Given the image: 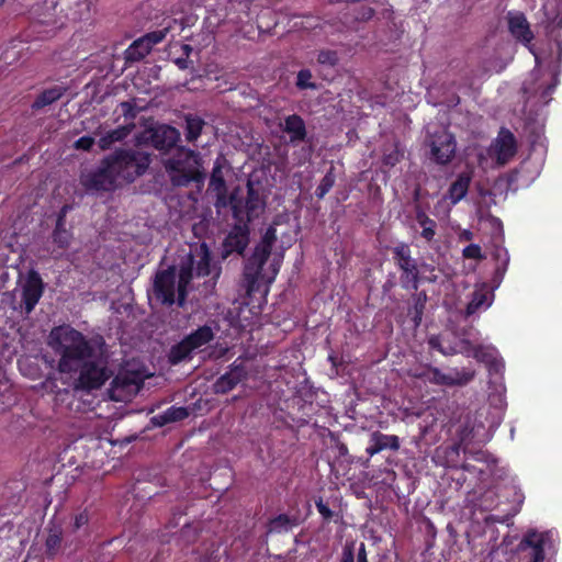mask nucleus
I'll return each instance as SVG.
<instances>
[{"label": "nucleus", "instance_id": "f257e3e1", "mask_svg": "<svg viewBox=\"0 0 562 562\" xmlns=\"http://www.w3.org/2000/svg\"><path fill=\"white\" fill-rule=\"evenodd\" d=\"M151 162L148 153L132 148H119L104 157L95 170L82 173L80 182L87 191L115 190L117 183H131L143 176Z\"/></svg>", "mask_w": 562, "mask_h": 562}, {"label": "nucleus", "instance_id": "f03ea898", "mask_svg": "<svg viewBox=\"0 0 562 562\" xmlns=\"http://www.w3.org/2000/svg\"><path fill=\"white\" fill-rule=\"evenodd\" d=\"M50 345L59 356L60 373H74L98 352L91 340L72 327H56L49 334Z\"/></svg>", "mask_w": 562, "mask_h": 562}, {"label": "nucleus", "instance_id": "7ed1b4c3", "mask_svg": "<svg viewBox=\"0 0 562 562\" xmlns=\"http://www.w3.org/2000/svg\"><path fill=\"white\" fill-rule=\"evenodd\" d=\"M277 241V229L273 225H270L260 243L255 247L251 256L247 259L244 271H243V282L246 289V292L249 296L261 291L262 285L271 284L276 276L278 274L279 269L272 265V270L270 274H265L262 272L263 266L268 261L272 246Z\"/></svg>", "mask_w": 562, "mask_h": 562}, {"label": "nucleus", "instance_id": "20e7f679", "mask_svg": "<svg viewBox=\"0 0 562 562\" xmlns=\"http://www.w3.org/2000/svg\"><path fill=\"white\" fill-rule=\"evenodd\" d=\"M95 344L99 346L98 353L77 369L78 375L74 380L76 391L90 393L100 390L113 374L104 357L103 339L100 338Z\"/></svg>", "mask_w": 562, "mask_h": 562}, {"label": "nucleus", "instance_id": "39448f33", "mask_svg": "<svg viewBox=\"0 0 562 562\" xmlns=\"http://www.w3.org/2000/svg\"><path fill=\"white\" fill-rule=\"evenodd\" d=\"M171 182L177 187H187L191 182L202 184L205 173L201 169V158L191 149L180 148L175 157L165 162Z\"/></svg>", "mask_w": 562, "mask_h": 562}, {"label": "nucleus", "instance_id": "423d86ee", "mask_svg": "<svg viewBox=\"0 0 562 562\" xmlns=\"http://www.w3.org/2000/svg\"><path fill=\"white\" fill-rule=\"evenodd\" d=\"M395 266L401 271L400 282L405 290H417L420 282V272L417 259L412 257V249L406 243H398L392 248Z\"/></svg>", "mask_w": 562, "mask_h": 562}, {"label": "nucleus", "instance_id": "0eeeda50", "mask_svg": "<svg viewBox=\"0 0 562 562\" xmlns=\"http://www.w3.org/2000/svg\"><path fill=\"white\" fill-rule=\"evenodd\" d=\"M429 148L428 158L431 162L439 166L450 164L457 151V142L453 134L446 130H439L429 134L425 140Z\"/></svg>", "mask_w": 562, "mask_h": 562}, {"label": "nucleus", "instance_id": "6e6552de", "mask_svg": "<svg viewBox=\"0 0 562 562\" xmlns=\"http://www.w3.org/2000/svg\"><path fill=\"white\" fill-rule=\"evenodd\" d=\"M144 376L138 371H120L111 381L109 397L114 402H130L143 387Z\"/></svg>", "mask_w": 562, "mask_h": 562}, {"label": "nucleus", "instance_id": "1a4fd4ad", "mask_svg": "<svg viewBox=\"0 0 562 562\" xmlns=\"http://www.w3.org/2000/svg\"><path fill=\"white\" fill-rule=\"evenodd\" d=\"M176 277L175 266H169L167 269L158 270L155 273L153 293L156 300L164 305L171 306L177 303Z\"/></svg>", "mask_w": 562, "mask_h": 562}, {"label": "nucleus", "instance_id": "9d476101", "mask_svg": "<svg viewBox=\"0 0 562 562\" xmlns=\"http://www.w3.org/2000/svg\"><path fill=\"white\" fill-rule=\"evenodd\" d=\"M517 154V140L515 135L505 127H502L497 137L488 148V155L495 159L497 166H505Z\"/></svg>", "mask_w": 562, "mask_h": 562}, {"label": "nucleus", "instance_id": "9b49d317", "mask_svg": "<svg viewBox=\"0 0 562 562\" xmlns=\"http://www.w3.org/2000/svg\"><path fill=\"white\" fill-rule=\"evenodd\" d=\"M548 532L528 530L518 544V551L526 562H543L544 546L548 540Z\"/></svg>", "mask_w": 562, "mask_h": 562}, {"label": "nucleus", "instance_id": "f8f14e48", "mask_svg": "<svg viewBox=\"0 0 562 562\" xmlns=\"http://www.w3.org/2000/svg\"><path fill=\"white\" fill-rule=\"evenodd\" d=\"M248 244L249 227L247 225H234L222 243V259H227L233 254L243 256Z\"/></svg>", "mask_w": 562, "mask_h": 562}, {"label": "nucleus", "instance_id": "ddd939ff", "mask_svg": "<svg viewBox=\"0 0 562 562\" xmlns=\"http://www.w3.org/2000/svg\"><path fill=\"white\" fill-rule=\"evenodd\" d=\"M474 371L471 370H456L453 373L446 374L435 367H428L427 373L420 374L434 384L447 386L465 385L474 379Z\"/></svg>", "mask_w": 562, "mask_h": 562}, {"label": "nucleus", "instance_id": "4468645a", "mask_svg": "<svg viewBox=\"0 0 562 562\" xmlns=\"http://www.w3.org/2000/svg\"><path fill=\"white\" fill-rule=\"evenodd\" d=\"M44 292V283L38 272L31 271L22 288V304L25 314H30L35 308Z\"/></svg>", "mask_w": 562, "mask_h": 562}, {"label": "nucleus", "instance_id": "2eb2a0df", "mask_svg": "<svg viewBox=\"0 0 562 562\" xmlns=\"http://www.w3.org/2000/svg\"><path fill=\"white\" fill-rule=\"evenodd\" d=\"M248 371L243 363L234 361L229 366V370L218 376L213 384L215 394H226L236 387L237 384L247 380Z\"/></svg>", "mask_w": 562, "mask_h": 562}, {"label": "nucleus", "instance_id": "dca6fc26", "mask_svg": "<svg viewBox=\"0 0 562 562\" xmlns=\"http://www.w3.org/2000/svg\"><path fill=\"white\" fill-rule=\"evenodd\" d=\"M194 276V256L189 254L179 266L177 282V304L180 307L184 306L186 304L188 296V285L191 283Z\"/></svg>", "mask_w": 562, "mask_h": 562}, {"label": "nucleus", "instance_id": "f3484780", "mask_svg": "<svg viewBox=\"0 0 562 562\" xmlns=\"http://www.w3.org/2000/svg\"><path fill=\"white\" fill-rule=\"evenodd\" d=\"M508 31L518 42L526 46L531 44L535 38L530 24L522 12H509L507 15Z\"/></svg>", "mask_w": 562, "mask_h": 562}, {"label": "nucleus", "instance_id": "a211bd4d", "mask_svg": "<svg viewBox=\"0 0 562 562\" xmlns=\"http://www.w3.org/2000/svg\"><path fill=\"white\" fill-rule=\"evenodd\" d=\"M179 137L180 133L176 127L164 124L150 130L149 140L157 150L168 151L176 146Z\"/></svg>", "mask_w": 562, "mask_h": 562}, {"label": "nucleus", "instance_id": "6ab92c4d", "mask_svg": "<svg viewBox=\"0 0 562 562\" xmlns=\"http://www.w3.org/2000/svg\"><path fill=\"white\" fill-rule=\"evenodd\" d=\"M401 447L400 437L396 435H386L379 430L371 432L369 438V445L366 448V452L373 457L382 452L383 450L397 451Z\"/></svg>", "mask_w": 562, "mask_h": 562}, {"label": "nucleus", "instance_id": "aec40b11", "mask_svg": "<svg viewBox=\"0 0 562 562\" xmlns=\"http://www.w3.org/2000/svg\"><path fill=\"white\" fill-rule=\"evenodd\" d=\"M473 173L472 171H462L460 172L456 180L451 182L449 189L445 195V199L448 200L452 205L458 204L461 200H463L470 189L472 182Z\"/></svg>", "mask_w": 562, "mask_h": 562}, {"label": "nucleus", "instance_id": "412c9836", "mask_svg": "<svg viewBox=\"0 0 562 562\" xmlns=\"http://www.w3.org/2000/svg\"><path fill=\"white\" fill-rule=\"evenodd\" d=\"M281 130L290 136V143L293 145L304 142L307 136L304 120L295 113L284 117Z\"/></svg>", "mask_w": 562, "mask_h": 562}, {"label": "nucleus", "instance_id": "4be33fe9", "mask_svg": "<svg viewBox=\"0 0 562 562\" xmlns=\"http://www.w3.org/2000/svg\"><path fill=\"white\" fill-rule=\"evenodd\" d=\"M135 128L134 123H126L119 127L106 132L98 140V146L101 150H106L112 147L113 144L124 140Z\"/></svg>", "mask_w": 562, "mask_h": 562}, {"label": "nucleus", "instance_id": "5701e85b", "mask_svg": "<svg viewBox=\"0 0 562 562\" xmlns=\"http://www.w3.org/2000/svg\"><path fill=\"white\" fill-rule=\"evenodd\" d=\"M464 352L471 355L479 362H483L487 366L496 356L497 350L494 347L484 345H473L470 340H461Z\"/></svg>", "mask_w": 562, "mask_h": 562}, {"label": "nucleus", "instance_id": "b1692460", "mask_svg": "<svg viewBox=\"0 0 562 562\" xmlns=\"http://www.w3.org/2000/svg\"><path fill=\"white\" fill-rule=\"evenodd\" d=\"M189 416L186 407L170 406L164 413L155 415L150 418V423L155 427H164L170 423L183 420Z\"/></svg>", "mask_w": 562, "mask_h": 562}, {"label": "nucleus", "instance_id": "393cba45", "mask_svg": "<svg viewBox=\"0 0 562 562\" xmlns=\"http://www.w3.org/2000/svg\"><path fill=\"white\" fill-rule=\"evenodd\" d=\"M150 46L143 37L135 40L124 52L126 66L140 61L150 53Z\"/></svg>", "mask_w": 562, "mask_h": 562}, {"label": "nucleus", "instance_id": "a878e982", "mask_svg": "<svg viewBox=\"0 0 562 562\" xmlns=\"http://www.w3.org/2000/svg\"><path fill=\"white\" fill-rule=\"evenodd\" d=\"M193 351L210 344L214 339V331L209 325L199 326L184 337Z\"/></svg>", "mask_w": 562, "mask_h": 562}, {"label": "nucleus", "instance_id": "bb28decb", "mask_svg": "<svg viewBox=\"0 0 562 562\" xmlns=\"http://www.w3.org/2000/svg\"><path fill=\"white\" fill-rule=\"evenodd\" d=\"M66 90L67 89L61 86H54L52 88L45 89L36 97L32 103V110L38 111L47 105L53 104L65 94Z\"/></svg>", "mask_w": 562, "mask_h": 562}, {"label": "nucleus", "instance_id": "cd10ccee", "mask_svg": "<svg viewBox=\"0 0 562 562\" xmlns=\"http://www.w3.org/2000/svg\"><path fill=\"white\" fill-rule=\"evenodd\" d=\"M299 525V519L295 516L280 514L269 519L267 528L269 533H282L290 531L293 527Z\"/></svg>", "mask_w": 562, "mask_h": 562}, {"label": "nucleus", "instance_id": "c85d7f7f", "mask_svg": "<svg viewBox=\"0 0 562 562\" xmlns=\"http://www.w3.org/2000/svg\"><path fill=\"white\" fill-rule=\"evenodd\" d=\"M229 205L232 209L233 217L236 221L235 225L248 226V224L255 218L245 207L244 200L237 198V195L234 193L229 195Z\"/></svg>", "mask_w": 562, "mask_h": 562}, {"label": "nucleus", "instance_id": "c756f323", "mask_svg": "<svg viewBox=\"0 0 562 562\" xmlns=\"http://www.w3.org/2000/svg\"><path fill=\"white\" fill-rule=\"evenodd\" d=\"M193 350L184 338L173 345L168 352V361L176 366L186 360H191Z\"/></svg>", "mask_w": 562, "mask_h": 562}, {"label": "nucleus", "instance_id": "7c9ffc66", "mask_svg": "<svg viewBox=\"0 0 562 562\" xmlns=\"http://www.w3.org/2000/svg\"><path fill=\"white\" fill-rule=\"evenodd\" d=\"M493 258L497 261L494 271L493 282L498 286L504 279L509 263V254L506 248L497 247L493 252Z\"/></svg>", "mask_w": 562, "mask_h": 562}, {"label": "nucleus", "instance_id": "2f4dec72", "mask_svg": "<svg viewBox=\"0 0 562 562\" xmlns=\"http://www.w3.org/2000/svg\"><path fill=\"white\" fill-rule=\"evenodd\" d=\"M63 542V529L60 526H53L48 530L45 541V553L48 558H54L60 550Z\"/></svg>", "mask_w": 562, "mask_h": 562}, {"label": "nucleus", "instance_id": "473e14b6", "mask_svg": "<svg viewBox=\"0 0 562 562\" xmlns=\"http://www.w3.org/2000/svg\"><path fill=\"white\" fill-rule=\"evenodd\" d=\"M413 305L408 310V315L411 316L415 327H418L422 323L424 311L427 302V294L425 291H422L417 294L413 295Z\"/></svg>", "mask_w": 562, "mask_h": 562}, {"label": "nucleus", "instance_id": "72a5a7b5", "mask_svg": "<svg viewBox=\"0 0 562 562\" xmlns=\"http://www.w3.org/2000/svg\"><path fill=\"white\" fill-rule=\"evenodd\" d=\"M223 168H224V159L218 157L215 160L212 172H211L210 182H209L210 190H212V191L221 190L223 193L225 191V188H227L226 181H225L224 175H223Z\"/></svg>", "mask_w": 562, "mask_h": 562}, {"label": "nucleus", "instance_id": "f704fd0d", "mask_svg": "<svg viewBox=\"0 0 562 562\" xmlns=\"http://www.w3.org/2000/svg\"><path fill=\"white\" fill-rule=\"evenodd\" d=\"M205 122L192 114L186 116V138L188 142H195L202 134Z\"/></svg>", "mask_w": 562, "mask_h": 562}, {"label": "nucleus", "instance_id": "c9c22d12", "mask_svg": "<svg viewBox=\"0 0 562 562\" xmlns=\"http://www.w3.org/2000/svg\"><path fill=\"white\" fill-rule=\"evenodd\" d=\"M488 292L485 289L475 290L472 294V299L467 305V313L469 315L476 313L482 307L490 306Z\"/></svg>", "mask_w": 562, "mask_h": 562}, {"label": "nucleus", "instance_id": "e433bc0d", "mask_svg": "<svg viewBox=\"0 0 562 562\" xmlns=\"http://www.w3.org/2000/svg\"><path fill=\"white\" fill-rule=\"evenodd\" d=\"M211 262H212L211 252H210L207 246L205 244H202L200 259L196 262L194 261L195 276L199 278L210 276L211 274Z\"/></svg>", "mask_w": 562, "mask_h": 562}, {"label": "nucleus", "instance_id": "4c0bfd02", "mask_svg": "<svg viewBox=\"0 0 562 562\" xmlns=\"http://www.w3.org/2000/svg\"><path fill=\"white\" fill-rule=\"evenodd\" d=\"M244 204L248 210V213H250L255 218L258 216L259 210L262 209L259 194L251 186H248L247 196Z\"/></svg>", "mask_w": 562, "mask_h": 562}, {"label": "nucleus", "instance_id": "58836bf2", "mask_svg": "<svg viewBox=\"0 0 562 562\" xmlns=\"http://www.w3.org/2000/svg\"><path fill=\"white\" fill-rule=\"evenodd\" d=\"M336 181V176L334 173V167H330L329 170L325 173L319 184L315 190V195L318 199H323L334 187Z\"/></svg>", "mask_w": 562, "mask_h": 562}, {"label": "nucleus", "instance_id": "ea45409f", "mask_svg": "<svg viewBox=\"0 0 562 562\" xmlns=\"http://www.w3.org/2000/svg\"><path fill=\"white\" fill-rule=\"evenodd\" d=\"M171 31L170 23L162 29L155 30L151 32H148L144 36H142L147 44H149L150 49L154 47V45L161 43L168 35V33Z\"/></svg>", "mask_w": 562, "mask_h": 562}, {"label": "nucleus", "instance_id": "a19ab883", "mask_svg": "<svg viewBox=\"0 0 562 562\" xmlns=\"http://www.w3.org/2000/svg\"><path fill=\"white\" fill-rule=\"evenodd\" d=\"M52 238L54 244H56L59 248L65 249L70 244L71 234L60 224H57L53 232Z\"/></svg>", "mask_w": 562, "mask_h": 562}, {"label": "nucleus", "instance_id": "79ce46f5", "mask_svg": "<svg viewBox=\"0 0 562 562\" xmlns=\"http://www.w3.org/2000/svg\"><path fill=\"white\" fill-rule=\"evenodd\" d=\"M312 72L310 69H301L296 76L295 86L299 90H316L317 85L312 81Z\"/></svg>", "mask_w": 562, "mask_h": 562}, {"label": "nucleus", "instance_id": "37998d69", "mask_svg": "<svg viewBox=\"0 0 562 562\" xmlns=\"http://www.w3.org/2000/svg\"><path fill=\"white\" fill-rule=\"evenodd\" d=\"M317 63L328 67H335L339 63V55L333 49H321L317 53Z\"/></svg>", "mask_w": 562, "mask_h": 562}, {"label": "nucleus", "instance_id": "c03bdc74", "mask_svg": "<svg viewBox=\"0 0 562 562\" xmlns=\"http://www.w3.org/2000/svg\"><path fill=\"white\" fill-rule=\"evenodd\" d=\"M120 109L122 114L127 121V123H134V120L137 117L138 113L142 111L140 108H137L134 101H123L120 103Z\"/></svg>", "mask_w": 562, "mask_h": 562}, {"label": "nucleus", "instance_id": "a18cd8bd", "mask_svg": "<svg viewBox=\"0 0 562 562\" xmlns=\"http://www.w3.org/2000/svg\"><path fill=\"white\" fill-rule=\"evenodd\" d=\"M375 9L369 5H360L353 10L355 22H369L375 15Z\"/></svg>", "mask_w": 562, "mask_h": 562}, {"label": "nucleus", "instance_id": "49530a36", "mask_svg": "<svg viewBox=\"0 0 562 562\" xmlns=\"http://www.w3.org/2000/svg\"><path fill=\"white\" fill-rule=\"evenodd\" d=\"M218 549V544L211 542L205 552L200 554L198 562H220Z\"/></svg>", "mask_w": 562, "mask_h": 562}, {"label": "nucleus", "instance_id": "de8ad7c7", "mask_svg": "<svg viewBox=\"0 0 562 562\" xmlns=\"http://www.w3.org/2000/svg\"><path fill=\"white\" fill-rule=\"evenodd\" d=\"M403 158V153L397 148L394 147L391 151L384 153L382 162L386 167H394L396 166Z\"/></svg>", "mask_w": 562, "mask_h": 562}, {"label": "nucleus", "instance_id": "09e8293b", "mask_svg": "<svg viewBox=\"0 0 562 562\" xmlns=\"http://www.w3.org/2000/svg\"><path fill=\"white\" fill-rule=\"evenodd\" d=\"M315 506L321 514L324 521L329 522L334 519L336 514L328 507V505L323 501L322 497L315 499Z\"/></svg>", "mask_w": 562, "mask_h": 562}, {"label": "nucleus", "instance_id": "8fccbe9b", "mask_svg": "<svg viewBox=\"0 0 562 562\" xmlns=\"http://www.w3.org/2000/svg\"><path fill=\"white\" fill-rule=\"evenodd\" d=\"M462 255L467 259L481 260L484 258V255L482 254L481 246L477 244H470V245L465 246L462 250Z\"/></svg>", "mask_w": 562, "mask_h": 562}, {"label": "nucleus", "instance_id": "3c124183", "mask_svg": "<svg viewBox=\"0 0 562 562\" xmlns=\"http://www.w3.org/2000/svg\"><path fill=\"white\" fill-rule=\"evenodd\" d=\"M94 138L92 136H82L74 143V148L77 150L89 151L94 145Z\"/></svg>", "mask_w": 562, "mask_h": 562}, {"label": "nucleus", "instance_id": "603ef678", "mask_svg": "<svg viewBox=\"0 0 562 562\" xmlns=\"http://www.w3.org/2000/svg\"><path fill=\"white\" fill-rule=\"evenodd\" d=\"M428 345L431 349H435L442 353L443 356L454 355L457 351L454 349L447 350L442 347L439 336H431L428 339Z\"/></svg>", "mask_w": 562, "mask_h": 562}, {"label": "nucleus", "instance_id": "864d4df0", "mask_svg": "<svg viewBox=\"0 0 562 562\" xmlns=\"http://www.w3.org/2000/svg\"><path fill=\"white\" fill-rule=\"evenodd\" d=\"M88 522H89V515H88L87 510H83V512L77 514L74 518V525H72L74 531L79 530L81 527L88 525Z\"/></svg>", "mask_w": 562, "mask_h": 562}, {"label": "nucleus", "instance_id": "5fc2aeb1", "mask_svg": "<svg viewBox=\"0 0 562 562\" xmlns=\"http://www.w3.org/2000/svg\"><path fill=\"white\" fill-rule=\"evenodd\" d=\"M417 223L425 228V226H437L436 222L430 218L424 211L416 212Z\"/></svg>", "mask_w": 562, "mask_h": 562}, {"label": "nucleus", "instance_id": "6e6d98bb", "mask_svg": "<svg viewBox=\"0 0 562 562\" xmlns=\"http://www.w3.org/2000/svg\"><path fill=\"white\" fill-rule=\"evenodd\" d=\"M486 367L490 373L498 374L504 370V362L497 355Z\"/></svg>", "mask_w": 562, "mask_h": 562}, {"label": "nucleus", "instance_id": "4d7b16f0", "mask_svg": "<svg viewBox=\"0 0 562 562\" xmlns=\"http://www.w3.org/2000/svg\"><path fill=\"white\" fill-rule=\"evenodd\" d=\"M340 562H355L353 544H346L342 549Z\"/></svg>", "mask_w": 562, "mask_h": 562}, {"label": "nucleus", "instance_id": "13d9d810", "mask_svg": "<svg viewBox=\"0 0 562 562\" xmlns=\"http://www.w3.org/2000/svg\"><path fill=\"white\" fill-rule=\"evenodd\" d=\"M216 194V203L215 205L218 207H225L229 204V196H227V188H225V191L222 193V191H214Z\"/></svg>", "mask_w": 562, "mask_h": 562}, {"label": "nucleus", "instance_id": "bf43d9fd", "mask_svg": "<svg viewBox=\"0 0 562 562\" xmlns=\"http://www.w3.org/2000/svg\"><path fill=\"white\" fill-rule=\"evenodd\" d=\"M436 227L437 226H425V228H423V231L420 233V236L425 240L431 241L436 235Z\"/></svg>", "mask_w": 562, "mask_h": 562}, {"label": "nucleus", "instance_id": "052dcab7", "mask_svg": "<svg viewBox=\"0 0 562 562\" xmlns=\"http://www.w3.org/2000/svg\"><path fill=\"white\" fill-rule=\"evenodd\" d=\"M175 64L178 66L179 69H187L189 67L188 57H178L175 59Z\"/></svg>", "mask_w": 562, "mask_h": 562}, {"label": "nucleus", "instance_id": "680f3d73", "mask_svg": "<svg viewBox=\"0 0 562 562\" xmlns=\"http://www.w3.org/2000/svg\"><path fill=\"white\" fill-rule=\"evenodd\" d=\"M357 560H368L367 549L363 542H361L359 546Z\"/></svg>", "mask_w": 562, "mask_h": 562}, {"label": "nucleus", "instance_id": "e2e57ef3", "mask_svg": "<svg viewBox=\"0 0 562 562\" xmlns=\"http://www.w3.org/2000/svg\"><path fill=\"white\" fill-rule=\"evenodd\" d=\"M382 16L385 18V19H391L392 15H393V9L392 8H387V9H384L382 12H381Z\"/></svg>", "mask_w": 562, "mask_h": 562}, {"label": "nucleus", "instance_id": "0e129e2a", "mask_svg": "<svg viewBox=\"0 0 562 562\" xmlns=\"http://www.w3.org/2000/svg\"><path fill=\"white\" fill-rule=\"evenodd\" d=\"M182 49L184 52L186 57H189V55H190V53L192 50L191 46L188 45V44H184V45H182Z\"/></svg>", "mask_w": 562, "mask_h": 562}, {"label": "nucleus", "instance_id": "69168bd1", "mask_svg": "<svg viewBox=\"0 0 562 562\" xmlns=\"http://www.w3.org/2000/svg\"><path fill=\"white\" fill-rule=\"evenodd\" d=\"M339 452H340V454H342V456H344V454H346V453L348 452L347 447H346L345 445H341V446L339 447Z\"/></svg>", "mask_w": 562, "mask_h": 562}, {"label": "nucleus", "instance_id": "338daca9", "mask_svg": "<svg viewBox=\"0 0 562 562\" xmlns=\"http://www.w3.org/2000/svg\"><path fill=\"white\" fill-rule=\"evenodd\" d=\"M189 531V526L184 525V528L181 530L182 536H184Z\"/></svg>", "mask_w": 562, "mask_h": 562}, {"label": "nucleus", "instance_id": "774afa93", "mask_svg": "<svg viewBox=\"0 0 562 562\" xmlns=\"http://www.w3.org/2000/svg\"><path fill=\"white\" fill-rule=\"evenodd\" d=\"M357 562H368V560H357Z\"/></svg>", "mask_w": 562, "mask_h": 562}]
</instances>
